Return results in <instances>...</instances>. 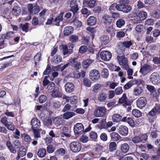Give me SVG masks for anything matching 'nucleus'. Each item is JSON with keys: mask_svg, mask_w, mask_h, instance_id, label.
Returning a JSON list of instances; mask_svg holds the SVG:
<instances>
[{"mask_svg": "<svg viewBox=\"0 0 160 160\" xmlns=\"http://www.w3.org/2000/svg\"><path fill=\"white\" fill-rule=\"evenodd\" d=\"M65 91L67 92L70 93L74 90V86L72 83L68 82L65 84Z\"/></svg>", "mask_w": 160, "mask_h": 160, "instance_id": "obj_18", "label": "nucleus"}, {"mask_svg": "<svg viewBox=\"0 0 160 160\" xmlns=\"http://www.w3.org/2000/svg\"><path fill=\"white\" fill-rule=\"evenodd\" d=\"M70 65L73 67L78 69L80 66V64L77 61H75L73 58H71L69 59Z\"/></svg>", "mask_w": 160, "mask_h": 160, "instance_id": "obj_26", "label": "nucleus"}, {"mask_svg": "<svg viewBox=\"0 0 160 160\" xmlns=\"http://www.w3.org/2000/svg\"><path fill=\"white\" fill-rule=\"evenodd\" d=\"M63 12H61L59 16L54 20V21L56 22L55 25L57 26H59L60 25V22L63 19Z\"/></svg>", "mask_w": 160, "mask_h": 160, "instance_id": "obj_29", "label": "nucleus"}, {"mask_svg": "<svg viewBox=\"0 0 160 160\" xmlns=\"http://www.w3.org/2000/svg\"><path fill=\"white\" fill-rule=\"evenodd\" d=\"M100 57L102 60L107 61L111 59L112 57V54L111 52L109 51H103L101 52Z\"/></svg>", "mask_w": 160, "mask_h": 160, "instance_id": "obj_9", "label": "nucleus"}, {"mask_svg": "<svg viewBox=\"0 0 160 160\" xmlns=\"http://www.w3.org/2000/svg\"><path fill=\"white\" fill-rule=\"evenodd\" d=\"M111 136L112 139L116 141H118L121 139V136L118 133L115 132L111 133Z\"/></svg>", "mask_w": 160, "mask_h": 160, "instance_id": "obj_38", "label": "nucleus"}, {"mask_svg": "<svg viewBox=\"0 0 160 160\" xmlns=\"http://www.w3.org/2000/svg\"><path fill=\"white\" fill-rule=\"evenodd\" d=\"M96 3V0H89L88 2V7L90 8H93Z\"/></svg>", "mask_w": 160, "mask_h": 160, "instance_id": "obj_50", "label": "nucleus"}, {"mask_svg": "<svg viewBox=\"0 0 160 160\" xmlns=\"http://www.w3.org/2000/svg\"><path fill=\"white\" fill-rule=\"evenodd\" d=\"M52 106L54 108L58 109L61 107V104L60 102L54 101L52 102Z\"/></svg>", "mask_w": 160, "mask_h": 160, "instance_id": "obj_51", "label": "nucleus"}, {"mask_svg": "<svg viewBox=\"0 0 160 160\" xmlns=\"http://www.w3.org/2000/svg\"><path fill=\"white\" fill-rule=\"evenodd\" d=\"M43 123L45 125L49 126L52 124V121L49 118H47L45 119L43 121Z\"/></svg>", "mask_w": 160, "mask_h": 160, "instance_id": "obj_48", "label": "nucleus"}, {"mask_svg": "<svg viewBox=\"0 0 160 160\" xmlns=\"http://www.w3.org/2000/svg\"><path fill=\"white\" fill-rule=\"evenodd\" d=\"M101 41L102 44H106L109 42V38L107 36H103L101 38Z\"/></svg>", "mask_w": 160, "mask_h": 160, "instance_id": "obj_44", "label": "nucleus"}, {"mask_svg": "<svg viewBox=\"0 0 160 160\" xmlns=\"http://www.w3.org/2000/svg\"><path fill=\"white\" fill-rule=\"evenodd\" d=\"M133 85V83L132 81H130L125 84L123 86V88L125 90H127L130 88Z\"/></svg>", "mask_w": 160, "mask_h": 160, "instance_id": "obj_55", "label": "nucleus"}, {"mask_svg": "<svg viewBox=\"0 0 160 160\" xmlns=\"http://www.w3.org/2000/svg\"><path fill=\"white\" fill-rule=\"evenodd\" d=\"M101 76L103 78H106L109 76L108 70L106 68H104L102 69L101 73Z\"/></svg>", "mask_w": 160, "mask_h": 160, "instance_id": "obj_41", "label": "nucleus"}, {"mask_svg": "<svg viewBox=\"0 0 160 160\" xmlns=\"http://www.w3.org/2000/svg\"><path fill=\"white\" fill-rule=\"evenodd\" d=\"M62 134L67 137H69L70 136L69 132V128L67 127H64L62 129Z\"/></svg>", "mask_w": 160, "mask_h": 160, "instance_id": "obj_40", "label": "nucleus"}, {"mask_svg": "<svg viewBox=\"0 0 160 160\" xmlns=\"http://www.w3.org/2000/svg\"><path fill=\"white\" fill-rule=\"evenodd\" d=\"M64 122V120L62 117H56L53 119V122L57 126L61 125Z\"/></svg>", "mask_w": 160, "mask_h": 160, "instance_id": "obj_21", "label": "nucleus"}, {"mask_svg": "<svg viewBox=\"0 0 160 160\" xmlns=\"http://www.w3.org/2000/svg\"><path fill=\"white\" fill-rule=\"evenodd\" d=\"M159 114H160V105L158 104H156L153 109L148 113V114L152 117Z\"/></svg>", "mask_w": 160, "mask_h": 160, "instance_id": "obj_11", "label": "nucleus"}, {"mask_svg": "<svg viewBox=\"0 0 160 160\" xmlns=\"http://www.w3.org/2000/svg\"><path fill=\"white\" fill-rule=\"evenodd\" d=\"M150 80L153 84H156L160 82V78L158 73L154 72L150 77Z\"/></svg>", "mask_w": 160, "mask_h": 160, "instance_id": "obj_10", "label": "nucleus"}, {"mask_svg": "<svg viewBox=\"0 0 160 160\" xmlns=\"http://www.w3.org/2000/svg\"><path fill=\"white\" fill-rule=\"evenodd\" d=\"M118 103L122 104L123 106L126 107L127 106L131 105L132 102L128 99L126 94L124 93L122 97L119 99Z\"/></svg>", "mask_w": 160, "mask_h": 160, "instance_id": "obj_4", "label": "nucleus"}, {"mask_svg": "<svg viewBox=\"0 0 160 160\" xmlns=\"http://www.w3.org/2000/svg\"><path fill=\"white\" fill-rule=\"evenodd\" d=\"M75 115V113L73 112H67L63 115V119H68Z\"/></svg>", "mask_w": 160, "mask_h": 160, "instance_id": "obj_33", "label": "nucleus"}, {"mask_svg": "<svg viewBox=\"0 0 160 160\" xmlns=\"http://www.w3.org/2000/svg\"><path fill=\"white\" fill-rule=\"evenodd\" d=\"M28 23H26L25 24H22L21 25L22 30L23 31L25 32H27L28 31Z\"/></svg>", "mask_w": 160, "mask_h": 160, "instance_id": "obj_63", "label": "nucleus"}, {"mask_svg": "<svg viewBox=\"0 0 160 160\" xmlns=\"http://www.w3.org/2000/svg\"><path fill=\"white\" fill-rule=\"evenodd\" d=\"M70 150L73 152H79L81 149V145L78 142H73L70 144Z\"/></svg>", "mask_w": 160, "mask_h": 160, "instance_id": "obj_5", "label": "nucleus"}, {"mask_svg": "<svg viewBox=\"0 0 160 160\" xmlns=\"http://www.w3.org/2000/svg\"><path fill=\"white\" fill-rule=\"evenodd\" d=\"M132 142L134 143H140L142 141L141 136H136L132 139Z\"/></svg>", "mask_w": 160, "mask_h": 160, "instance_id": "obj_45", "label": "nucleus"}, {"mask_svg": "<svg viewBox=\"0 0 160 160\" xmlns=\"http://www.w3.org/2000/svg\"><path fill=\"white\" fill-rule=\"evenodd\" d=\"M90 77L92 80L93 81H97L100 77V73L96 69L92 70L90 72Z\"/></svg>", "mask_w": 160, "mask_h": 160, "instance_id": "obj_8", "label": "nucleus"}, {"mask_svg": "<svg viewBox=\"0 0 160 160\" xmlns=\"http://www.w3.org/2000/svg\"><path fill=\"white\" fill-rule=\"evenodd\" d=\"M118 132L122 135L126 136L128 134V129L125 126L122 125L119 127Z\"/></svg>", "mask_w": 160, "mask_h": 160, "instance_id": "obj_15", "label": "nucleus"}, {"mask_svg": "<svg viewBox=\"0 0 160 160\" xmlns=\"http://www.w3.org/2000/svg\"><path fill=\"white\" fill-rule=\"evenodd\" d=\"M125 23V21L124 20L122 19H120L117 21L116 24L118 27L120 28L123 26Z\"/></svg>", "mask_w": 160, "mask_h": 160, "instance_id": "obj_43", "label": "nucleus"}, {"mask_svg": "<svg viewBox=\"0 0 160 160\" xmlns=\"http://www.w3.org/2000/svg\"><path fill=\"white\" fill-rule=\"evenodd\" d=\"M51 96L54 98H61L62 95L61 92L58 89H56L52 91Z\"/></svg>", "mask_w": 160, "mask_h": 160, "instance_id": "obj_19", "label": "nucleus"}, {"mask_svg": "<svg viewBox=\"0 0 160 160\" xmlns=\"http://www.w3.org/2000/svg\"><path fill=\"white\" fill-rule=\"evenodd\" d=\"M77 0H72L70 2V10L73 12H76L78 10V5L76 4Z\"/></svg>", "mask_w": 160, "mask_h": 160, "instance_id": "obj_17", "label": "nucleus"}, {"mask_svg": "<svg viewBox=\"0 0 160 160\" xmlns=\"http://www.w3.org/2000/svg\"><path fill=\"white\" fill-rule=\"evenodd\" d=\"M77 97L75 96H73L70 97V101L72 104H75L76 103Z\"/></svg>", "mask_w": 160, "mask_h": 160, "instance_id": "obj_56", "label": "nucleus"}, {"mask_svg": "<svg viewBox=\"0 0 160 160\" xmlns=\"http://www.w3.org/2000/svg\"><path fill=\"white\" fill-rule=\"evenodd\" d=\"M107 98L106 93L101 92L99 93L98 96V100L99 102H104Z\"/></svg>", "mask_w": 160, "mask_h": 160, "instance_id": "obj_20", "label": "nucleus"}, {"mask_svg": "<svg viewBox=\"0 0 160 160\" xmlns=\"http://www.w3.org/2000/svg\"><path fill=\"white\" fill-rule=\"evenodd\" d=\"M21 12V10L19 7L15 6L13 7L12 10V13L15 16H18Z\"/></svg>", "mask_w": 160, "mask_h": 160, "instance_id": "obj_31", "label": "nucleus"}, {"mask_svg": "<svg viewBox=\"0 0 160 160\" xmlns=\"http://www.w3.org/2000/svg\"><path fill=\"white\" fill-rule=\"evenodd\" d=\"M96 22L95 18L94 17L91 16L89 17L88 20V24L89 25H94Z\"/></svg>", "mask_w": 160, "mask_h": 160, "instance_id": "obj_34", "label": "nucleus"}, {"mask_svg": "<svg viewBox=\"0 0 160 160\" xmlns=\"http://www.w3.org/2000/svg\"><path fill=\"white\" fill-rule=\"evenodd\" d=\"M106 109L104 107H98L94 112V115L96 117H102L105 115Z\"/></svg>", "mask_w": 160, "mask_h": 160, "instance_id": "obj_2", "label": "nucleus"}, {"mask_svg": "<svg viewBox=\"0 0 160 160\" xmlns=\"http://www.w3.org/2000/svg\"><path fill=\"white\" fill-rule=\"evenodd\" d=\"M142 91V89L141 87H137L134 89L133 94L135 96H138L141 94Z\"/></svg>", "mask_w": 160, "mask_h": 160, "instance_id": "obj_30", "label": "nucleus"}, {"mask_svg": "<svg viewBox=\"0 0 160 160\" xmlns=\"http://www.w3.org/2000/svg\"><path fill=\"white\" fill-rule=\"evenodd\" d=\"M41 58V53L38 52L37 53L34 57L35 60V64L36 65H37L38 63L39 62L40 59Z\"/></svg>", "mask_w": 160, "mask_h": 160, "instance_id": "obj_53", "label": "nucleus"}, {"mask_svg": "<svg viewBox=\"0 0 160 160\" xmlns=\"http://www.w3.org/2000/svg\"><path fill=\"white\" fill-rule=\"evenodd\" d=\"M7 146L10 150V152L13 153H15L17 152V148L15 147L12 145L11 142L9 141H7L6 143Z\"/></svg>", "mask_w": 160, "mask_h": 160, "instance_id": "obj_25", "label": "nucleus"}, {"mask_svg": "<svg viewBox=\"0 0 160 160\" xmlns=\"http://www.w3.org/2000/svg\"><path fill=\"white\" fill-rule=\"evenodd\" d=\"M83 126L81 123H78L74 127V131L76 135H78L83 132Z\"/></svg>", "mask_w": 160, "mask_h": 160, "instance_id": "obj_13", "label": "nucleus"}, {"mask_svg": "<svg viewBox=\"0 0 160 160\" xmlns=\"http://www.w3.org/2000/svg\"><path fill=\"white\" fill-rule=\"evenodd\" d=\"M32 129L39 128L41 126L40 121L37 118H32L31 121Z\"/></svg>", "mask_w": 160, "mask_h": 160, "instance_id": "obj_14", "label": "nucleus"}, {"mask_svg": "<svg viewBox=\"0 0 160 160\" xmlns=\"http://www.w3.org/2000/svg\"><path fill=\"white\" fill-rule=\"evenodd\" d=\"M132 115L135 117L138 118L142 115L141 112L139 110L137 109H134L132 112Z\"/></svg>", "mask_w": 160, "mask_h": 160, "instance_id": "obj_42", "label": "nucleus"}, {"mask_svg": "<svg viewBox=\"0 0 160 160\" xmlns=\"http://www.w3.org/2000/svg\"><path fill=\"white\" fill-rule=\"evenodd\" d=\"M123 90L121 87L116 88L115 90V92L117 95H120L122 93Z\"/></svg>", "mask_w": 160, "mask_h": 160, "instance_id": "obj_58", "label": "nucleus"}, {"mask_svg": "<svg viewBox=\"0 0 160 160\" xmlns=\"http://www.w3.org/2000/svg\"><path fill=\"white\" fill-rule=\"evenodd\" d=\"M93 62V60L91 59H87L83 62L82 65L84 68H87Z\"/></svg>", "mask_w": 160, "mask_h": 160, "instance_id": "obj_39", "label": "nucleus"}, {"mask_svg": "<svg viewBox=\"0 0 160 160\" xmlns=\"http://www.w3.org/2000/svg\"><path fill=\"white\" fill-rule=\"evenodd\" d=\"M62 61V57L59 55H56L52 58V62L55 64H57L61 62Z\"/></svg>", "mask_w": 160, "mask_h": 160, "instance_id": "obj_28", "label": "nucleus"}, {"mask_svg": "<svg viewBox=\"0 0 160 160\" xmlns=\"http://www.w3.org/2000/svg\"><path fill=\"white\" fill-rule=\"evenodd\" d=\"M117 144L116 142H110L109 145V150L110 152H112L116 150Z\"/></svg>", "mask_w": 160, "mask_h": 160, "instance_id": "obj_27", "label": "nucleus"}, {"mask_svg": "<svg viewBox=\"0 0 160 160\" xmlns=\"http://www.w3.org/2000/svg\"><path fill=\"white\" fill-rule=\"evenodd\" d=\"M152 70L151 66L144 64L140 68L139 72L143 75H146Z\"/></svg>", "mask_w": 160, "mask_h": 160, "instance_id": "obj_7", "label": "nucleus"}, {"mask_svg": "<svg viewBox=\"0 0 160 160\" xmlns=\"http://www.w3.org/2000/svg\"><path fill=\"white\" fill-rule=\"evenodd\" d=\"M117 59L119 65L121 67L125 69H128V59L124 56H118Z\"/></svg>", "mask_w": 160, "mask_h": 160, "instance_id": "obj_3", "label": "nucleus"}, {"mask_svg": "<svg viewBox=\"0 0 160 160\" xmlns=\"http://www.w3.org/2000/svg\"><path fill=\"white\" fill-rule=\"evenodd\" d=\"M147 17V13L145 12L141 11L138 13L137 17L134 18L133 22L135 23H139L145 19Z\"/></svg>", "mask_w": 160, "mask_h": 160, "instance_id": "obj_1", "label": "nucleus"}, {"mask_svg": "<svg viewBox=\"0 0 160 160\" xmlns=\"http://www.w3.org/2000/svg\"><path fill=\"white\" fill-rule=\"evenodd\" d=\"M5 127L8 130L12 131H13L15 129V126L13 123L11 122H9Z\"/></svg>", "mask_w": 160, "mask_h": 160, "instance_id": "obj_46", "label": "nucleus"}, {"mask_svg": "<svg viewBox=\"0 0 160 160\" xmlns=\"http://www.w3.org/2000/svg\"><path fill=\"white\" fill-rule=\"evenodd\" d=\"M74 29L71 26H68L66 27L64 30L63 32L65 35L68 36L72 33L73 32Z\"/></svg>", "mask_w": 160, "mask_h": 160, "instance_id": "obj_22", "label": "nucleus"}, {"mask_svg": "<svg viewBox=\"0 0 160 160\" xmlns=\"http://www.w3.org/2000/svg\"><path fill=\"white\" fill-rule=\"evenodd\" d=\"M22 139L26 142L28 143H30L31 140V138L30 136L25 133L22 134L21 135Z\"/></svg>", "mask_w": 160, "mask_h": 160, "instance_id": "obj_37", "label": "nucleus"}, {"mask_svg": "<svg viewBox=\"0 0 160 160\" xmlns=\"http://www.w3.org/2000/svg\"><path fill=\"white\" fill-rule=\"evenodd\" d=\"M122 44L126 48H128L132 45V43L131 41H125L123 42Z\"/></svg>", "mask_w": 160, "mask_h": 160, "instance_id": "obj_61", "label": "nucleus"}, {"mask_svg": "<svg viewBox=\"0 0 160 160\" xmlns=\"http://www.w3.org/2000/svg\"><path fill=\"white\" fill-rule=\"evenodd\" d=\"M81 142L85 143L87 142L88 140V138L86 135H83L79 139Z\"/></svg>", "mask_w": 160, "mask_h": 160, "instance_id": "obj_54", "label": "nucleus"}, {"mask_svg": "<svg viewBox=\"0 0 160 160\" xmlns=\"http://www.w3.org/2000/svg\"><path fill=\"white\" fill-rule=\"evenodd\" d=\"M48 152L49 153H52L54 152L55 150V148L54 146L52 145H50L48 146L47 148Z\"/></svg>", "mask_w": 160, "mask_h": 160, "instance_id": "obj_59", "label": "nucleus"}, {"mask_svg": "<svg viewBox=\"0 0 160 160\" xmlns=\"http://www.w3.org/2000/svg\"><path fill=\"white\" fill-rule=\"evenodd\" d=\"M102 20L105 23L109 24L111 22L112 19L110 16L105 15L103 17Z\"/></svg>", "mask_w": 160, "mask_h": 160, "instance_id": "obj_36", "label": "nucleus"}, {"mask_svg": "<svg viewBox=\"0 0 160 160\" xmlns=\"http://www.w3.org/2000/svg\"><path fill=\"white\" fill-rule=\"evenodd\" d=\"M87 50V47L85 46H82L80 48L79 51L80 53H85Z\"/></svg>", "mask_w": 160, "mask_h": 160, "instance_id": "obj_64", "label": "nucleus"}, {"mask_svg": "<svg viewBox=\"0 0 160 160\" xmlns=\"http://www.w3.org/2000/svg\"><path fill=\"white\" fill-rule=\"evenodd\" d=\"M46 154V150L43 148H40L38 151V155L41 158L44 157Z\"/></svg>", "mask_w": 160, "mask_h": 160, "instance_id": "obj_35", "label": "nucleus"}, {"mask_svg": "<svg viewBox=\"0 0 160 160\" xmlns=\"http://www.w3.org/2000/svg\"><path fill=\"white\" fill-rule=\"evenodd\" d=\"M47 99V97L44 95H41L39 98V102L40 103H42L46 101Z\"/></svg>", "mask_w": 160, "mask_h": 160, "instance_id": "obj_57", "label": "nucleus"}, {"mask_svg": "<svg viewBox=\"0 0 160 160\" xmlns=\"http://www.w3.org/2000/svg\"><path fill=\"white\" fill-rule=\"evenodd\" d=\"M73 22L74 25L76 27L80 28L82 26V22L76 19H75Z\"/></svg>", "mask_w": 160, "mask_h": 160, "instance_id": "obj_47", "label": "nucleus"}, {"mask_svg": "<svg viewBox=\"0 0 160 160\" xmlns=\"http://www.w3.org/2000/svg\"><path fill=\"white\" fill-rule=\"evenodd\" d=\"M144 29L143 26L142 24L138 25L135 28V29L137 32H141Z\"/></svg>", "mask_w": 160, "mask_h": 160, "instance_id": "obj_62", "label": "nucleus"}, {"mask_svg": "<svg viewBox=\"0 0 160 160\" xmlns=\"http://www.w3.org/2000/svg\"><path fill=\"white\" fill-rule=\"evenodd\" d=\"M117 9L118 11L123 12L125 13H128L131 10L132 8L130 6L122 3H120L118 4Z\"/></svg>", "mask_w": 160, "mask_h": 160, "instance_id": "obj_6", "label": "nucleus"}, {"mask_svg": "<svg viewBox=\"0 0 160 160\" xmlns=\"http://www.w3.org/2000/svg\"><path fill=\"white\" fill-rule=\"evenodd\" d=\"M147 103L146 98L144 97H141L138 99L136 101L137 106L139 108H143Z\"/></svg>", "mask_w": 160, "mask_h": 160, "instance_id": "obj_12", "label": "nucleus"}, {"mask_svg": "<svg viewBox=\"0 0 160 160\" xmlns=\"http://www.w3.org/2000/svg\"><path fill=\"white\" fill-rule=\"evenodd\" d=\"M33 133L34 138L35 139H37L38 138H41L40 132L42 130L41 128L32 129Z\"/></svg>", "mask_w": 160, "mask_h": 160, "instance_id": "obj_24", "label": "nucleus"}, {"mask_svg": "<svg viewBox=\"0 0 160 160\" xmlns=\"http://www.w3.org/2000/svg\"><path fill=\"white\" fill-rule=\"evenodd\" d=\"M129 145L126 143L121 144L120 145V149L122 152L124 153H127L129 149Z\"/></svg>", "mask_w": 160, "mask_h": 160, "instance_id": "obj_23", "label": "nucleus"}, {"mask_svg": "<svg viewBox=\"0 0 160 160\" xmlns=\"http://www.w3.org/2000/svg\"><path fill=\"white\" fill-rule=\"evenodd\" d=\"M122 116L121 115L118 114H114L112 116V121L116 122H118L121 121Z\"/></svg>", "mask_w": 160, "mask_h": 160, "instance_id": "obj_32", "label": "nucleus"}, {"mask_svg": "<svg viewBox=\"0 0 160 160\" xmlns=\"http://www.w3.org/2000/svg\"><path fill=\"white\" fill-rule=\"evenodd\" d=\"M83 83L84 85L88 87H90L91 85V82L88 79L85 78L83 80Z\"/></svg>", "mask_w": 160, "mask_h": 160, "instance_id": "obj_49", "label": "nucleus"}, {"mask_svg": "<svg viewBox=\"0 0 160 160\" xmlns=\"http://www.w3.org/2000/svg\"><path fill=\"white\" fill-rule=\"evenodd\" d=\"M65 150L63 148L58 149L56 151V154L59 155H63L65 154Z\"/></svg>", "mask_w": 160, "mask_h": 160, "instance_id": "obj_60", "label": "nucleus"}, {"mask_svg": "<svg viewBox=\"0 0 160 160\" xmlns=\"http://www.w3.org/2000/svg\"><path fill=\"white\" fill-rule=\"evenodd\" d=\"M26 150L24 146H22L19 152H18V155L16 158V160H19L21 157H22L26 155Z\"/></svg>", "mask_w": 160, "mask_h": 160, "instance_id": "obj_16", "label": "nucleus"}, {"mask_svg": "<svg viewBox=\"0 0 160 160\" xmlns=\"http://www.w3.org/2000/svg\"><path fill=\"white\" fill-rule=\"evenodd\" d=\"M102 85L100 84H95L92 87V91L94 92H97L98 91L101 87Z\"/></svg>", "mask_w": 160, "mask_h": 160, "instance_id": "obj_52", "label": "nucleus"}]
</instances>
